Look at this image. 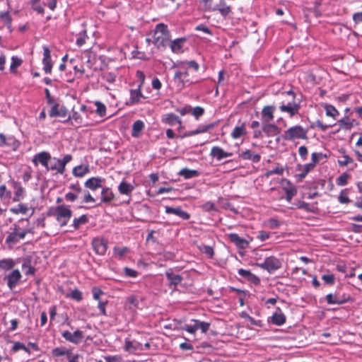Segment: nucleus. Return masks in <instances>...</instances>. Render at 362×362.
Segmentation results:
<instances>
[{
    "instance_id": "58",
    "label": "nucleus",
    "mask_w": 362,
    "mask_h": 362,
    "mask_svg": "<svg viewBox=\"0 0 362 362\" xmlns=\"http://www.w3.org/2000/svg\"><path fill=\"white\" fill-rule=\"evenodd\" d=\"M218 11L223 16H226L230 12V8L226 6L224 2H222Z\"/></svg>"
},
{
    "instance_id": "15",
    "label": "nucleus",
    "mask_w": 362,
    "mask_h": 362,
    "mask_svg": "<svg viewBox=\"0 0 362 362\" xmlns=\"http://www.w3.org/2000/svg\"><path fill=\"white\" fill-rule=\"evenodd\" d=\"M42 64L44 65L43 69L46 74H49L52 71V64L51 61L50 50L47 47H43V59Z\"/></svg>"
},
{
    "instance_id": "47",
    "label": "nucleus",
    "mask_w": 362,
    "mask_h": 362,
    "mask_svg": "<svg viewBox=\"0 0 362 362\" xmlns=\"http://www.w3.org/2000/svg\"><path fill=\"white\" fill-rule=\"evenodd\" d=\"M11 197V192L9 190H7L5 185H2L0 186V199H4L5 198L10 199Z\"/></svg>"
},
{
    "instance_id": "28",
    "label": "nucleus",
    "mask_w": 362,
    "mask_h": 362,
    "mask_svg": "<svg viewBox=\"0 0 362 362\" xmlns=\"http://www.w3.org/2000/svg\"><path fill=\"white\" fill-rule=\"evenodd\" d=\"M141 85H139V88L136 90H131L130 91V104H136L139 102L140 98L143 97L141 90H140Z\"/></svg>"
},
{
    "instance_id": "51",
    "label": "nucleus",
    "mask_w": 362,
    "mask_h": 362,
    "mask_svg": "<svg viewBox=\"0 0 362 362\" xmlns=\"http://www.w3.org/2000/svg\"><path fill=\"white\" fill-rule=\"evenodd\" d=\"M11 211L14 214H25L28 211V207L23 204H19L16 208L11 209Z\"/></svg>"
},
{
    "instance_id": "23",
    "label": "nucleus",
    "mask_w": 362,
    "mask_h": 362,
    "mask_svg": "<svg viewBox=\"0 0 362 362\" xmlns=\"http://www.w3.org/2000/svg\"><path fill=\"white\" fill-rule=\"evenodd\" d=\"M25 221L28 223V219H21L18 221V224L13 225V230L15 233H17V235L20 238V239H23L25 237L26 234L30 232V230L28 228H21L20 227L19 223H23Z\"/></svg>"
},
{
    "instance_id": "50",
    "label": "nucleus",
    "mask_w": 362,
    "mask_h": 362,
    "mask_svg": "<svg viewBox=\"0 0 362 362\" xmlns=\"http://www.w3.org/2000/svg\"><path fill=\"white\" fill-rule=\"evenodd\" d=\"M12 62L10 66V70L12 72H14L16 69L21 66L22 63V60L17 57H12L11 58Z\"/></svg>"
},
{
    "instance_id": "25",
    "label": "nucleus",
    "mask_w": 362,
    "mask_h": 362,
    "mask_svg": "<svg viewBox=\"0 0 362 362\" xmlns=\"http://www.w3.org/2000/svg\"><path fill=\"white\" fill-rule=\"evenodd\" d=\"M180 119L175 115L170 113L164 115L162 118L163 122L168 125L173 126L177 123H180Z\"/></svg>"
},
{
    "instance_id": "12",
    "label": "nucleus",
    "mask_w": 362,
    "mask_h": 362,
    "mask_svg": "<svg viewBox=\"0 0 362 362\" xmlns=\"http://www.w3.org/2000/svg\"><path fill=\"white\" fill-rule=\"evenodd\" d=\"M349 297L345 295L329 293L326 296V300L329 305H341L349 300Z\"/></svg>"
},
{
    "instance_id": "49",
    "label": "nucleus",
    "mask_w": 362,
    "mask_h": 362,
    "mask_svg": "<svg viewBox=\"0 0 362 362\" xmlns=\"http://www.w3.org/2000/svg\"><path fill=\"white\" fill-rule=\"evenodd\" d=\"M95 105L97 107L96 113L100 117L105 116L106 113V107L105 105L98 101L95 102Z\"/></svg>"
},
{
    "instance_id": "63",
    "label": "nucleus",
    "mask_w": 362,
    "mask_h": 362,
    "mask_svg": "<svg viewBox=\"0 0 362 362\" xmlns=\"http://www.w3.org/2000/svg\"><path fill=\"white\" fill-rule=\"evenodd\" d=\"M312 163L316 165L324 156L322 153H312Z\"/></svg>"
},
{
    "instance_id": "22",
    "label": "nucleus",
    "mask_w": 362,
    "mask_h": 362,
    "mask_svg": "<svg viewBox=\"0 0 362 362\" xmlns=\"http://www.w3.org/2000/svg\"><path fill=\"white\" fill-rule=\"evenodd\" d=\"M271 322L276 325H282L286 322V316L279 308L273 314Z\"/></svg>"
},
{
    "instance_id": "64",
    "label": "nucleus",
    "mask_w": 362,
    "mask_h": 362,
    "mask_svg": "<svg viewBox=\"0 0 362 362\" xmlns=\"http://www.w3.org/2000/svg\"><path fill=\"white\" fill-rule=\"evenodd\" d=\"M124 273L127 276L129 277H136L138 274L137 272L130 269L129 267H124Z\"/></svg>"
},
{
    "instance_id": "2",
    "label": "nucleus",
    "mask_w": 362,
    "mask_h": 362,
    "mask_svg": "<svg viewBox=\"0 0 362 362\" xmlns=\"http://www.w3.org/2000/svg\"><path fill=\"white\" fill-rule=\"evenodd\" d=\"M170 34L168 27L164 23L156 26L153 33V44L158 47H165L170 42Z\"/></svg>"
},
{
    "instance_id": "57",
    "label": "nucleus",
    "mask_w": 362,
    "mask_h": 362,
    "mask_svg": "<svg viewBox=\"0 0 362 362\" xmlns=\"http://www.w3.org/2000/svg\"><path fill=\"white\" fill-rule=\"evenodd\" d=\"M20 239V238L17 235V233L14 231L11 233L6 238V243H17Z\"/></svg>"
},
{
    "instance_id": "41",
    "label": "nucleus",
    "mask_w": 362,
    "mask_h": 362,
    "mask_svg": "<svg viewBox=\"0 0 362 362\" xmlns=\"http://www.w3.org/2000/svg\"><path fill=\"white\" fill-rule=\"evenodd\" d=\"M325 110L326 111V115L334 119H335L339 115L338 110L332 105H325Z\"/></svg>"
},
{
    "instance_id": "35",
    "label": "nucleus",
    "mask_w": 362,
    "mask_h": 362,
    "mask_svg": "<svg viewBox=\"0 0 362 362\" xmlns=\"http://www.w3.org/2000/svg\"><path fill=\"white\" fill-rule=\"evenodd\" d=\"M193 68L195 71L199 69V64L194 60L189 62H178L175 66H179L182 69H185L186 66Z\"/></svg>"
},
{
    "instance_id": "7",
    "label": "nucleus",
    "mask_w": 362,
    "mask_h": 362,
    "mask_svg": "<svg viewBox=\"0 0 362 362\" xmlns=\"http://www.w3.org/2000/svg\"><path fill=\"white\" fill-rule=\"evenodd\" d=\"M259 267L268 271L269 273L281 267V262L273 256L267 257L262 263L259 264Z\"/></svg>"
},
{
    "instance_id": "11",
    "label": "nucleus",
    "mask_w": 362,
    "mask_h": 362,
    "mask_svg": "<svg viewBox=\"0 0 362 362\" xmlns=\"http://www.w3.org/2000/svg\"><path fill=\"white\" fill-rule=\"evenodd\" d=\"M62 336L66 341L74 344H78L79 342H81L83 337V332L80 330H76L74 333H71L69 331H64L62 333Z\"/></svg>"
},
{
    "instance_id": "44",
    "label": "nucleus",
    "mask_w": 362,
    "mask_h": 362,
    "mask_svg": "<svg viewBox=\"0 0 362 362\" xmlns=\"http://www.w3.org/2000/svg\"><path fill=\"white\" fill-rule=\"evenodd\" d=\"M350 177V175L346 173H342L339 177L337 179V185L339 186H344L347 184L348 180Z\"/></svg>"
},
{
    "instance_id": "27",
    "label": "nucleus",
    "mask_w": 362,
    "mask_h": 362,
    "mask_svg": "<svg viewBox=\"0 0 362 362\" xmlns=\"http://www.w3.org/2000/svg\"><path fill=\"white\" fill-rule=\"evenodd\" d=\"M13 187L15 189V194L13 197L14 202H18L25 194V189L18 182L13 183Z\"/></svg>"
},
{
    "instance_id": "24",
    "label": "nucleus",
    "mask_w": 362,
    "mask_h": 362,
    "mask_svg": "<svg viewBox=\"0 0 362 362\" xmlns=\"http://www.w3.org/2000/svg\"><path fill=\"white\" fill-rule=\"evenodd\" d=\"M144 128V123L141 120H136L132 125V136L138 138Z\"/></svg>"
},
{
    "instance_id": "30",
    "label": "nucleus",
    "mask_w": 362,
    "mask_h": 362,
    "mask_svg": "<svg viewBox=\"0 0 362 362\" xmlns=\"http://www.w3.org/2000/svg\"><path fill=\"white\" fill-rule=\"evenodd\" d=\"M88 218L87 215L83 214L78 218H75L73 220L72 227L74 230H77L80 228L81 226L86 224L88 223Z\"/></svg>"
},
{
    "instance_id": "32",
    "label": "nucleus",
    "mask_w": 362,
    "mask_h": 362,
    "mask_svg": "<svg viewBox=\"0 0 362 362\" xmlns=\"http://www.w3.org/2000/svg\"><path fill=\"white\" fill-rule=\"evenodd\" d=\"M115 198L114 194L109 188L103 189L101 192V200L103 202L108 203Z\"/></svg>"
},
{
    "instance_id": "21",
    "label": "nucleus",
    "mask_w": 362,
    "mask_h": 362,
    "mask_svg": "<svg viewBox=\"0 0 362 362\" xmlns=\"http://www.w3.org/2000/svg\"><path fill=\"white\" fill-rule=\"evenodd\" d=\"M165 276L170 281V285H173L175 287L181 283L183 278L180 274H175L171 269L165 272Z\"/></svg>"
},
{
    "instance_id": "26",
    "label": "nucleus",
    "mask_w": 362,
    "mask_h": 362,
    "mask_svg": "<svg viewBox=\"0 0 362 362\" xmlns=\"http://www.w3.org/2000/svg\"><path fill=\"white\" fill-rule=\"evenodd\" d=\"M354 119H350L348 117H344L338 121V124L341 129L349 130L354 127Z\"/></svg>"
},
{
    "instance_id": "9",
    "label": "nucleus",
    "mask_w": 362,
    "mask_h": 362,
    "mask_svg": "<svg viewBox=\"0 0 362 362\" xmlns=\"http://www.w3.org/2000/svg\"><path fill=\"white\" fill-rule=\"evenodd\" d=\"M52 160V157L48 152L42 151L34 156L32 159L33 163L35 165H37L38 163H41L47 170H49L48 163Z\"/></svg>"
},
{
    "instance_id": "3",
    "label": "nucleus",
    "mask_w": 362,
    "mask_h": 362,
    "mask_svg": "<svg viewBox=\"0 0 362 362\" xmlns=\"http://www.w3.org/2000/svg\"><path fill=\"white\" fill-rule=\"evenodd\" d=\"M308 130L300 125H296L288 129L284 135L286 140L306 139Z\"/></svg>"
},
{
    "instance_id": "6",
    "label": "nucleus",
    "mask_w": 362,
    "mask_h": 362,
    "mask_svg": "<svg viewBox=\"0 0 362 362\" xmlns=\"http://www.w3.org/2000/svg\"><path fill=\"white\" fill-rule=\"evenodd\" d=\"M22 274L18 269H13L5 275L3 280L6 283L8 288L13 290L19 284Z\"/></svg>"
},
{
    "instance_id": "39",
    "label": "nucleus",
    "mask_w": 362,
    "mask_h": 362,
    "mask_svg": "<svg viewBox=\"0 0 362 362\" xmlns=\"http://www.w3.org/2000/svg\"><path fill=\"white\" fill-rule=\"evenodd\" d=\"M185 41L183 38H178L170 42L171 49L173 52H178L182 46V43Z\"/></svg>"
},
{
    "instance_id": "34",
    "label": "nucleus",
    "mask_w": 362,
    "mask_h": 362,
    "mask_svg": "<svg viewBox=\"0 0 362 362\" xmlns=\"http://www.w3.org/2000/svg\"><path fill=\"white\" fill-rule=\"evenodd\" d=\"M179 175L184 177L185 179H189V178L197 177L199 175V172L195 170L183 168L180 171Z\"/></svg>"
},
{
    "instance_id": "48",
    "label": "nucleus",
    "mask_w": 362,
    "mask_h": 362,
    "mask_svg": "<svg viewBox=\"0 0 362 362\" xmlns=\"http://www.w3.org/2000/svg\"><path fill=\"white\" fill-rule=\"evenodd\" d=\"M203 211L209 212L212 211H216V207L212 202H206L201 206Z\"/></svg>"
},
{
    "instance_id": "46",
    "label": "nucleus",
    "mask_w": 362,
    "mask_h": 362,
    "mask_svg": "<svg viewBox=\"0 0 362 362\" xmlns=\"http://www.w3.org/2000/svg\"><path fill=\"white\" fill-rule=\"evenodd\" d=\"M192 321L194 322L193 325H185L182 329L189 333L194 334L198 329V325H197V320H193Z\"/></svg>"
},
{
    "instance_id": "18",
    "label": "nucleus",
    "mask_w": 362,
    "mask_h": 362,
    "mask_svg": "<svg viewBox=\"0 0 362 362\" xmlns=\"http://www.w3.org/2000/svg\"><path fill=\"white\" fill-rule=\"evenodd\" d=\"M262 132L265 133L267 136H274L280 132L279 128L274 124L263 123Z\"/></svg>"
},
{
    "instance_id": "38",
    "label": "nucleus",
    "mask_w": 362,
    "mask_h": 362,
    "mask_svg": "<svg viewBox=\"0 0 362 362\" xmlns=\"http://www.w3.org/2000/svg\"><path fill=\"white\" fill-rule=\"evenodd\" d=\"M141 344L136 341L126 340L124 349L126 351L132 352L139 349Z\"/></svg>"
},
{
    "instance_id": "20",
    "label": "nucleus",
    "mask_w": 362,
    "mask_h": 362,
    "mask_svg": "<svg viewBox=\"0 0 362 362\" xmlns=\"http://www.w3.org/2000/svg\"><path fill=\"white\" fill-rule=\"evenodd\" d=\"M103 182V179L98 177H93L87 180L84 185L87 188L91 190H95L102 187Z\"/></svg>"
},
{
    "instance_id": "59",
    "label": "nucleus",
    "mask_w": 362,
    "mask_h": 362,
    "mask_svg": "<svg viewBox=\"0 0 362 362\" xmlns=\"http://www.w3.org/2000/svg\"><path fill=\"white\" fill-rule=\"evenodd\" d=\"M204 112V108L202 107L197 106L193 108L192 114L198 119L200 116H202Z\"/></svg>"
},
{
    "instance_id": "62",
    "label": "nucleus",
    "mask_w": 362,
    "mask_h": 362,
    "mask_svg": "<svg viewBox=\"0 0 362 362\" xmlns=\"http://www.w3.org/2000/svg\"><path fill=\"white\" fill-rule=\"evenodd\" d=\"M92 293L93 298L96 300H99L100 296L103 294V291L98 287H93L92 289Z\"/></svg>"
},
{
    "instance_id": "60",
    "label": "nucleus",
    "mask_w": 362,
    "mask_h": 362,
    "mask_svg": "<svg viewBox=\"0 0 362 362\" xmlns=\"http://www.w3.org/2000/svg\"><path fill=\"white\" fill-rule=\"evenodd\" d=\"M338 199L341 204H348L350 202V199L344 191L341 192Z\"/></svg>"
},
{
    "instance_id": "19",
    "label": "nucleus",
    "mask_w": 362,
    "mask_h": 362,
    "mask_svg": "<svg viewBox=\"0 0 362 362\" xmlns=\"http://www.w3.org/2000/svg\"><path fill=\"white\" fill-rule=\"evenodd\" d=\"M211 156L214 158H216L217 160L219 161L224 158L231 156L232 153L226 152L223 148L218 146H214L211 151Z\"/></svg>"
},
{
    "instance_id": "40",
    "label": "nucleus",
    "mask_w": 362,
    "mask_h": 362,
    "mask_svg": "<svg viewBox=\"0 0 362 362\" xmlns=\"http://www.w3.org/2000/svg\"><path fill=\"white\" fill-rule=\"evenodd\" d=\"M284 191L286 194V199L290 202L292 198L296 194L297 189L294 186H290L289 187H284Z\"/></svg>"
},
{
    "instance_id": "29",
    "label": "nucleus",
    "mask_w": 362,
    "mask_h": 362,
    "mask_svg": "<svg viewBox=\"0 0 362 362\" xmlns=\"http://www.w3.org/2000/svg\"><path fill=\"white\" fill-rule=\"evenodd\" d=\"M88 173V166L78 165L74 167L73 169V175L75 177H82Z\"/></svg>"
},
{
    "instance_id": "53",
    "label": "nucleus",
    "mask_w": 362,
    "mask_h": 362,
    "mask_svg": "<svg viewBox=\"0 0 362 362\" xmlns=\"http://www.w3.org/2000/svg\"><path fill=\"white\" fill-rule=\"evenodd\" d=\"M197 325H198V329H201L202 332L203 333H206L210 327V324L206 322H201L197 320Z\"/></svg>"
},
{
    "instance_id": "54",
    "label": "nucleus",
    "mask_w": 362,
    "mask_h": 362,
    "mask_svg": "<svg viewBox=\"0 0 362 362\" xmlns=\"http://www.w3.org/2000/svg\"><path fill=\"white\" fill-rule=\"evenodd\" d=\"M103 78L110 83H113L115 81L116 76L114 73L107 72L103 74Z\"/></svg>"
},
{
    "instance_id": "33",
    "label": "nucleus",
    "mask_w": 362,
    "mask_h": 362,
    "mask_svg": "<svg viewBox=\"0 0 362 362\" xmlns=\"http://www.w3.org/2000/svg\"><path fill=\"white\" fill-rule=\"evenodd\" d=\"M15 262L12 259H4L0 260V269L11 270L15 267Z\"/></svg>"
},
{
    "instance_id": "5",
    "label": "nucleus",
    "mask_w": 362,
    "mask_h": 362,
    "mask_svg": "<svg viewBox=\"0 0 362 362\" xmlns=\"http://www.w3.org/2000/svg\"><path fill=\"white\" fill-rule=\"evenodd\" d=\"M286 95L291 96V101H288L287 104H282L279 109L281 112H287L293 117L298 112L300 105L295 102V95L293 91H287Z\"/></svg>"
},
{
    "instance_id": "31",
    "label": "nucleus",
    "mask_w": 362,
    "mask_h": 362,
    "mask_svg": "<svg viewBox=\"0 0 362 362\" xmlns=\"http://www.w3.org/2000/svg\"><path fill=\"white\" fill-rule=\"evenodd\" d=\"M133 189L134 187L130 184L124 181H122L118 186V190L122 194L129 195Z\"/></svg>"
},
{
    "instance_id": "10",
    "label": "nucleus",
    "mask_w": 362,
    "mask_h": 362,
    "mask_svg": "<svg viewBox=\"0 0 362 362\" xmlns=\"http://www.w3.org/2000/svg\"><path fill=\"white\" fill-rule=\"evenodd\" d=\"M95 252L100 255H104L107 248V242L103 238H95L92 241Z\"/></svg>"
},
{
    "instance_id": "55",
    "label": "nucleus",
    "mask_w": 362,
    "mask_h": 362,
    "mask_svg": "<svg viewBox=\"0 0 362 362\" xmlns=\"http://www.w3.org/2000/svg\"><path fill=\"white\" fill-rule=\"evenodd\" d=\"M322 279L325 281V283L332 285L334 283V276L332 274H323L322 276Z\"/></svg>"
},
{
    "instance_id": "45",
    "label": "nucleus",
    "mask_w": 362,
    "mask_h": 362,
    "mask_svg": "<svg viewBox=\"0 0 362 362\" xmlns=\"http://www.w3.org/2000/svg\"><path fill=\"white\" fill-rule=\"evenodd\" d=\"M199 250L210 258H212L214 255V249L211 246L203 245L199 246Z\"/></svg>"
},
{
    "instance_id": "8",
    "label": "nucleus",
    "mask_w": 362,
    "mask_h": 362,
    "mask_svg": "<svg viewBox=\"0 0 362 362\" xmlns=\"http://www.w3.org/2000/svg\"><path fill=\"white\" fill-rule=\"evenodd\" d=\"M187 76L188 72L187 71V69H180V70H177L175 71L174 75V80L179 89H182L185 86L194 83L193 81H190L188 78H187Z\"/></svg>"
},
{
    "instance_id": "36",
    "label": "nucleus",
    "mask_w": 362,
    "mask_h": 362,
    "mask_svg": "<svg viewBox=\"0 0 362 362\" xmlns=\"http://www.w3.org/2000/svg\"><path fill=\"white\" fill-rule=\"evenodd\" d=\"M246 134V130L245 129L244 124L238 127H235L231 132V136L234 139H237L240 138L241 136H243Z\"/></svg>"
},
{
    "instance_id": "1",
    "label": "nucleus",
    "mask_w": 362,
    "mask_h": 362,
    "mask_svg": "<svg viewBox=\"0 0 362 362\" xmlns=\"http://www.w3.org/2000/svg\"><path fill=\"white\" fill-rule=\"evenodd\" d=\"M49 216H53L59 226L64 227L72 216V211L69 206L59 205L49 211Z\"/></svg>"
},
{
    "instance_id": "4",
    "label": "nucleus",
    "mask_w": 362,
    "mask_h": 362,
    "mask_svg": "<svg viewBox=\"0 0 362 362\" xmlns=\"http://www.w3.org/2000/svg\"><path fill=\"white\" fill-rule=\"evenodd\" d=\"M71 160L72 156L70 154L64 156L62 159L52 158V160H50L52 163L49 168L52 170H57L58 173L62 175L65 172L66 165Z\"/></svg>"
},
{
    "instance_id": "16",
    "label": "nucleus",
    "mask_w": 362,
    "mask_h": 362,
    "mask_svg": "<svg viewBox=\"0 0 362 362\" xmlns=\"http://www.w3.org/2000/svg\"><path fill=\"white\" fill-rule=\"evenodd\" d=\"M228 236L229 240L240 249H245L249 245V242L247 240L240 237L236 233H230Z\"/></svg>"
},
{
    "instance_id": "43",
    "label": "nucleus",
    "mask_w": 362,
    "mask_h": 362,
    "mask_svg": "<svg viewBox=\"0 0 362 362\" xmlns=\"http://www.w3.org/2000/svg\"><path fill=\"white\" fill-rule=\"evenodd\" d=\"M67 298H70L76 301H81L83 298L82 293L78 289H74L71 293L66 295Z\"/></svg>"
},
{
    "instance_id": "37",
    "label": "nucleus",
    "mask_w": 362,
    "mask_h": 362,
    "mask_svg": "<svg viewBox=\"0 0 362 362\" xmlns=\"http://www.w3.org/2000/svg\"><path fill=\"white\" fill-rule=\"evenodd\" d=\"M52 355L54 356H70L71 354V352L70 350L66 349L65 347H57L54 348L52 351Z\"/></svg>"
},
{
    "instance_id": "17",
    "label": "nucleus",
    "mask_w": 362,
    "mask_h": 362,
    "mask_svg": "<svg viewBox=\"0 0 362 362\" xmlns=\"http://www.w3.org/2000/svg\"><path fill=\"white\" fill-rule=\"evenodd\" d=\"M165 213L168 214H175L183 220H188L190 218V215L183 211L180 207H171L165 206Z\"/></svg>"
},
{
    "instance_id": "14",
    "label": "nucleus",
    "mask_w": 362,
    "mask_h": 362,
    "mask_svg": "<svg viewBox=\"0 0 362 362\" xmlns=\"http://www.w3.org/2000/svg\"><path fill=\"white\" fill-rule=\"evenodd\" d=\"M276 110V107L273 105H267L264 106L262 110V122L263 123H269L274 119V113Z\"/></svg>"
},
{
    "instance_id": "42",
    "label": "nucleus",
    "mask_w": 362,
    "mask_h": 362,
    "mask_svg": "<svg viewBox=\"0 0 362 362\" xmlns=\"http://www.w3.org/2000/svg\"><path fill=\"white\" fill-rule=\"evenodd\" d=\"M0 19L4 22L6 26H11L12 18L8 11H0Z\"/></svg>"
},
{
    "instance_id": "61",
    "label": "nucleus",
    "mask_w": 362,
    "mask_h": 362,
    "mask_svg": "<svg viewBox=\"0 0 362 362\" xmlns=\"http://www.w3.org/2000/svg\"><path fill=\"white\" fill-rule=\"evenodd\" d=\"M127 301L129 303L130 309H134L138 306V299L135 296L129 297Z\"/></svg>"
},
{
    "instance_id": "13",
    "label": "nucleus",
    "mask_w": 362,
    "mask_h": 362,
    "mask_svg": "<svg viewBox=\"0 0 362 362\" xmlns=\"http://www.w3.org/2000/svg\"><path fill=\"white\" fill-rule=\"evenodd\" d=\"M50 105L52 106V107L50 111L49 112V115L51 117H65L67 115V110L64 106H60L59 104L57 102Z\"/></svg>"
},
{
    "instance_id": "52",
    "label": "nucleus",
    "mask_w": 362,
    "mask_h": 362,
    "mask_svg": "<svg viewBox=\"0 0 362 362\" xmlns=\"http://www.w3.org/2000/svg\"><path fill=\"white\" fill-rule=\"evenodd\" d=\"M22 268L25 271L26 275L34 274L35 268L30 265L29 262H25L22 264Z\"/></svg>"
},
{
    "instance_id": "56",
    "label": "nucleus",
    "mask_w": 362,
    "mask_h": 362,
    "mask_svg": "<svg viewBox=\"0 0 362 362\" xmlns=\"http://www.w3.org/2000/svg\"><path fill=\"white\" fill-rule=\"evenodd\" d=\"M115 253L120 258L123 257L125 254L127 253L129 249L126 247H115L114 248Z\"/></svg>"
}]
</instances>
